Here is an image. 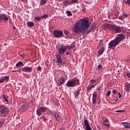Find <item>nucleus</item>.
<instances>
[{"label":"nucleus","mask_w":130,"mask_h":130,"mask_svg":"<svg viewBox=\"0 0 130 130\" xmlns=\"http://www.w3.org/2000/svg\"><path fill=\"white\" fill-rule=\"evenodd\" d=\"M90 28V22L88 19L83 18L79 20L78 22L76 23L72 27V32L77 34H85L86 31Z\"/></svg>","instance_id":"obj_1"},{"label":"nucleus","mask_w":130,"mask_h":130,"mask_svg":"<svg viewBox=\"0 0 130 130\" xmlns=\"http://www.w3.org/2000/svg\"><path fill=\"white\" fill-rule=\"evenodd\" d=\"M124 38H125V36H124V35L122 34L117 35L116 38L109 43V48L111 49L112 47H116V46L118 44V43H119V42L123 41Z\"/></svg>","instance_id":"obj_2"},{"label":"nucleus","mask_w":130,"mask_h":130,"mask_svg":"<svg viewBox=\"0 0 130 130\" xmlns=\"http://www.w3.org/2000/svg\"><path fill=\"white\" fill-rule=\"evenodd\" d=\"M9 112L10 110H9V109L6 106L3 105H0V113L3 116H8Z\"/></svg>","instance_id":"obj_3"},{"label":"nucleus","mask_w":130,"mask_h":130,"mask_svg":"<svg viewBox=\"0 0 130 130\" xmlns=\"http://www.w3.org/2000/svg\"><path fill=\"white\" fill-rule=\"evenodd\" d=\"M79 81L80 80L77 78L72 80H69L66 84V86H67V87H75L78 83V85L79 86V85H80Z\"/></svg>","instance_id":"obj_4"},{"label":"nucleus","mask_w":130,"mask_h":130,"mask_svg":"<svg viewBox=\"0 0 130 130\" xmlns=\"http://www.w3.org/2000/svg\"><path fill=\"white\" fill-rule=\"evenodd\" d=\"M111 30H113V31H115L117 33H121L123 32V26L120 27L115 24H112Z\"/></svg>","instance_id":"obj_5"},{"label":"nucleus","mask_w":130,"mask_h":130,"mask_svg":"<svg viewBox=\"0 0 130 130\" xmlns=\"http://www.w3.org/2000/svg\"><path fill=\"white\" fill-rule=\"evenodd\" d=\"M53 34L55 38H60L63 36V32L60 30H54L53 31Z\"/></svg>","instance_id":"obj_6"},{"label":"nucleus","mask_w":130,"mask_h":130,"mask_svg":"<svg viewBox=\"0 0 130 130\" xmlns=\"http://www.w3.org/2000/svg\"><path fill=\"white\" fill-rule=\"evenodd\" d=\"M46 111V108L44 107H41L37 110V114L38 116H41L43 113H44Z\"/></svg>","instance_id":"obj_7"},{"label":"nucleus","mask_w":130,"mask_h":130,"mask_svg":"<svg viewBox=\"0 0 130 130\" xmlns=\"http://www.w3.org/2000/svg\"><path fill=\"white\" fill-rule=\"evenodd\" d=\"M67 51V47L63 45H61V47L58 49V53L59 54H63Z\"/></svg>","instance_id":"obj_8"},{"label":"nucleus","mask_w":130,"mask_h":130,"mask_svg":"<svg viewBox=\"0 0 130 130\" xmlns=\"http://www.w3.org/2000/svg\"><path fill=\"white\" fill-rule=\"evenodd\" d=\"M84 125L85 127V130H92L91 128V126H90V124L89 123V121L87 119H85L84 121Z\"/></svg>","instance_id":"obj_9"},{"label":"nucleus","mask_w":130,"mask_h":130,"mask_svg":"<svg viewBox=\"0 0 130 130\" xmlns=\"http://www.w3.org/2000/svg\"><path fill=\"white\" fill-rule=\"evenodd\" d=\"M56 63H58V64H60L61 63H62V59H61V56H60V55L57 54L56 55Z\"/></svg>","instance_id":"obj_10"},{"label":"nucleus","mask_w":130,"mask_h":130,"mask_svg":"<svg viewBox=\"0 0 130 130\" xmlns=\"http://www.w3.org/2000/svg\"><path fill=\"white\" fill-rule=\"evenodd\" d=\"M64 82H66V78H64V77H60L58 80V86H61V85H63V84H64Z\"/></svg>","instance_id":"obj_11"},{"label":"nucleus","mask_w":130,"mask_h":130,"mask_svg":"<svg viewBox=\"0 0 130 130\" xmlns=\"http://www.w3.org/2000/svg\"><path fill=\"white\" fill-rule=\"evenodd\" d=\"M21 110L23 112H25L28 110V105L26 103L23 104L20 107Z\"/></svg>","instance_id":"obj_12"},{"label":"nucleus","mask_w":130,"mask_h":130,"mask_svg":"<svg viewBox=\"0 0 130 130\" xmlns=\"http://www.w3.org/2000/svg\"><path fill=\"white\" fill-rule=\"evenodd\" d=\"M23 72L26 73H31L32 72V67H25L22 69Z\"/></svg>","instance_id":"obj_13"},{"label":"nucleus","mask_w":130,"mask_h":130,"mask_svg":"<svg viewBox=\"0 0 130 130\" xmlns=\"http://www.w3.org/2000/svg\"><path fill=\"white\" fill-rule=\"evenodd\" d=\"M4 20L5 22L9 20V18L5 14H0V21Z\"/></svg>","instance_id":"obj_14"},{"label":"nucleus","mask_w":130,"mask_h":130,"mask_svg":"<svg viewBox=\"0 0 130 130\" xmlns=\"http://www.w3.org/2000/svg\"><path fill=\"white\" fill-rule=\"evenodd\" d=\"M130 84L128 82H125L124 84V90L126 92H129Z\"/></svg>","instance_id":"obj_15"},{"label":"nucleus","mask_w":130,"mask_h":130,"mask_svg":"<svg viewBox=\"0 0 130 130\" xmlns=\"http://www.w3.org/2000/svg\"><path fill=\"white\" fill-rule=\"evenodd\" d=\"M98 94H96V93L93 92L92 95V103L93 104H96V101L97 100V96Z\"/></svg>","instance_id":"obj_16"},{"label":"nucleus","mask_w":130,"mask_h":130,"mask_svg":"<svg viewBox=\"0 0 130 130\" xmlns=\"http://www.w3.org/2000/svg\"><path fill=\"white\" fill-rule=\"evenodd\" d=\"M111 26H112V24L106 23L103 25V27L104 29H110V30H111Z\"/></svg>","instance_id":"obj_17"},{"label":"nucleus","mask_w":130,"mask_h":130,"mask_svg":"<svg viewBox=\"0 0 130 130\" xmlns=\"http://www.w3.org/2000/svg\"><path fill=\"white\" fill-rule=\"evenodd\" d=\"M125 128H130V123L128 122H123L122 123Z\"/></svg>","instance_id":"obj_18"},{"label":"nucleus","mask_w":130,"mask_h":130,"mask_svg":"<svg viewBox=\"0 0 130 130\" xmlns=\"http://www.w3.org/2000/svg\"><path fill=\"white\" fill-rule=\"evenodd\" d=\"M105 49L104 47H102L101 49L98 51L99 55H102V54H103Z\"/></svg>","instance_id":"obj_19"},{"label":"nucleus","mask_w":130,"mask_h":130,"mask_svg":"<svg viewBox=\"0 0 130 130\" xmlns=\"http://www.w3.org/2000/svg\"><path fill=\"white\" fill-rule=\"evenodd\" d=\"M63 4L64 6H66V7L71 5V1L70 0H66L65 1L63 2Z\"/></svg>","instance_id":"obj_20"},{"label":"nucleus","mask_w":130,"mask_h":130,"mask_svg":"<svg viewBox=\"0 0 130 130\" xmlns=\"http://www.w3.org/2000/svg\"><path fill=\"white\" fill-rule=\"evenodd\" d=\"M103 41L102 40H101L99 43V45L98 46V49H100V48L103 47Z\"/></svg>","instance_id":"obj_21"},{"label":"nucleus","mask_w":130,"mask_h":130,"mask_svg":"<svg viewBox=\"0 0 130 130\" xmlns=\"http://www.w3.org/2000/svg\"><path fill=\"white\" fill-rule=\"evenodd\" d=\"M75 98L76 99H78L79 95H80V90H77L75 92H74Z\"/></svg>","instance_id":"obj_22"},{"label":"nucleus","mask_w":130,"mask_h":130,"mask_svg":"<svg viewBox=\"0 0 130 130\" xmlns=\"http://www.w3.org/2000/svg\"><path fill=\"white\" fill-rule=\"evenodd\" d=\"M3 98L5 102H9V96L8 95L3 94Z\"/></svg>","instance_id":"obj_23"},{"label":"nucleus","mask_w":130,"mask_h":130,"mask_svg":"<svg viewBox=\"0 0 130 130\" xmlns=\"http://www.w3.org/2000/svg\"><path fill=\"white\" fill-rule=\"evenodd\" d=\"M93 88H95V85H89L86 87V90L87 91H90V90H91V89H93Z\"/></svg>","instance_id":"obj_24"},{"label":"nucleus","mask_w":130,"mask_h":130,"mask_svg":"<svg viewBox=\"0 0 130 130\" xmlns=\"http://www.w3.org/2000/svg\"><path fill=\"white\" fill-rule=\"evenodd\" d=\"M28 27H33L34 26V22L32 21H29L27 23Z\"/></svg>","instance_id":"obj_25"},{"label":"nucleus","mask_w":130,"mask_h":130,"mask_svg":"<svg viewBox=\"0 0 130 130\" xmlns=\"http://www.w3.org/2000/svg\"><path fill=\"white\" fill-rule=\"evenodd\" d=\"M16 67H24V63H23V62L19 61L17 64Z\"/></svg>","instance_id":"obj_26"},{"label":"nucleus","mask_w":130,"mask_h":130,"mask_svg":"<svg viewBox=\"0 0 130 130\" xmlns=\"http://www.w3.org/2000/svg\"><path fill=\"white\" fill-rule=\"evenodd\" d=\"M54 116L57 121H60V116L58 114H56Z\"/></svg>","instance_id":"obj_27"},{"label":"nucleus","mask_w":130,"mask_h":130,"mask_svg":"<svg viewBox=\"0 0 130 130\" xmlns=\"http://www.w3.org/2000/svg\"><path fill=\"white\" fill-rule=\"evenodd\" d=\"M47 3V1L46 0H41L40 5V6H43V5H45Z\"/></svg>","instance_id":"obj_28"},{"label":"nucleus","mask_w":130,"mask_h":130,"mask_svg":"<svg viewBox=\"0 0 130 130\" xmlns=\"http://www.w3.org/2000/svg\"><path fill=\"white\" fill-rule=\"evenodd\" d=\"M3 78V80L4 81H6V82H8V81L10 80V76H6Z\"/></svg>","instance_id":"obj_29"},{"label":"nucleus","mask_w":130,"mask_h":130,"mask_svg":"<svg viewBox=\"0 0 130 130\" xmlns=\"http://www.w3.org/2000/svg\"><path fill=\"white\" fill-rule=\"evenodd\" d=\"M66 14H67V16H68V17H72V16H73V14L72 13V12L70 11H67Z\"/></svg>","instance_id":"obj_30"},{"label":"nucleus","mask_w":130,"mask_h":130,"mask_svg":"<svg viewBox=\"0 0 130 130\" xmlns=\"http://www.w3.org/2000/svg\"><path fill=\"white\" fill-rule=\"evenodd\" d=\"M90 28L92 29L93 30L96 29V24L95 23H93L90 26Z\"/></svg>","instance_id":"obj_31"},{"label":"nucleus","mask_w":130,"mask_h":130,"mask_svg":"<svg viewBox=\"0 0 130 130\" xmlns=\"http://www.w3.org/2000/svg\"><path fill=\"white\" fill-rule=\"evenodd\" d=\"M49 112H50V113H51L53 116H54L56 114H57V112L51 110H49Z\"/></svg>","instance_id":"obj_32"},{"label":"nucleus","mask_w":130,"mask_h":130,"mask_svg":"<svg viewBox=\"0 0 130 130\" xmlns=\"http://www.w3.org/2000/svg\"><path fill=\"white\" fill-rule=\"evenodd\" d=\"M40 118H41L42 120H43V121H44V122H47V121H48V119L43 116L41 117Z\"/></svg>","instance_id":"obj_33"},{"label":"nucleus","mask_w":130,"mask_h":130,"mask_svg":"<svg viewBox=\"0 0 130 130\" xmlns=\"http://www.w3.org/2000/svg\"><path fill=\"white\" fill-rule=\"evenodd\" d=\"M49 15L48 14H44L41 16L42 19H46V18H48Z\"/></svg>","instance_id":"obj_34"},{"label":"nucleus","mask_w":130,"mask_h":130,"mask_svg":"<svg viewBox=\"0 0 130 130\" xmlns=\"http://www.w3.org/2000/svg\"><path fill=\"white\" fill-rule=\"evenodd\" d=\"M35 19L36 21H41V19H42L41 18V16H36L35 17Z\"/></svg>","instance_id":"obj_35"},{"label":"nucleus","mask_w":130,"mask_h":130,"mask_svg":"<svg viewBox=\"0 0 130 130\" xmlns=\"http://www.w3.org/2000/svg\"><path fill=\"white\" fill-rule=\"evenodd\" d=\"M90 83L91 85H93L94 83H96V80L95 79H91L90 80Z\"/></svg>","instance_id":"obj_36"},{"label":"nucleus","mask_w":130,"mask_h":130,"mask_svg":"<svg viewBox=\"0 0 130 130\" xmlns=\"http://www.w3.org/2000/svg\"><path fill=\"white\" fill-rule=\"evenodd\" d=\"M92 31H93V29L90 28H90L88 30L87 29L86 31V34H88V33H90V32H92Z\"/></svg>","instance_id":"obj_37"},{"label":"nucleus","mask_w":130,"mask_h":130,"mask_svg":"<svg viewBox=\"0 0 130 130\" xmlns=\"http://www.w3.org/2000/svg\"><path fill=\"white\" fill-rule=\"evenodd\" d=\"M71 48H72V49L76 47V43L74 42L71 45Z\"/></svg>","instance_id":"obj_38"},{"label":"nucleus","mask_w":130,"mask_h":130,"mask_svg":"<svg viewBox=\"0 0 130 130\" xmlns=\"http://www.w3.org/2000/svg\"><path fill=\"white\" fill-rule=\"evenodd\" d=\"M123 3H124L126 5H129L130 6V0H127V1L125 2V1H123Z\"/></svg>","instance_id":"obj_39"},{"label":"nucleus","mask_w":130,"mask_h":130,"mask_svg":"<svg viewBox=\"0 0 130 130\" xmlns=\"http://www.w3.org/2000/svg\"><path fill=\"white\" fill-rule=\"evenodd\" d=\"M65 47H66L67 51H68V49H73L71 46H65Z\"/></svg>","instance_id":"obj_40"},{"label":"nucleus","mask_w":130,"mask_h":130,"mask_svg":"<svg viewBox=\"0 0 130 130\" xmlns=\"http://www.w3.org/2000/svg\"><path fill=\"white\" fill-rule=\"evenodd\" d=\"M78 2V0H71L70 2L71 5H72V4H75V3H77Z\"/></svg>","instance_id":"obj_41"},{"label":"nucleus","mask_w":130,"mask_h":130,"mask_svg":"<svg viewBox=\"0 0 130 130\" xmlns=\"http://www.w3.org/2000/svg\"><path fill=\"white\" fill-rule=\"evenodd\" d=\"M102 69V64H99L98 66V71H100V70H101Z\"/></svg>","instance_id":"obj_42"},{"label":"nucleus","mask_w":130,"mask_h":130,"mask_svg":"<svg viewBox=\"0 0 130 130\" xmlns=\"http://www.w3.org/2000/svg\"><path fill=\"white\" fill-rule=\"evenodd\" d=\"M119 20H121V21H123L124 20V17L121 16L119 17Z\"/></svg>","instance_id":"obj_43"},{"label":"nucleus","mask_w":130,"mask_h":130,"mask_svg":"<svg viewBox=\"0 0 130 130\" xmlns=\"http://www.w3.org/2000/svg\"><path fill=\"white\" fill-rule=\"evenodd\" d=\"M112 93H113L114 95H115L117 93V90L114 89L112 91Z\"/></svg>","instance_id":"obj_44"},{"label":"nucleus","mask_w":130,"mask_h":130,"mask_svg":"<svg viewBox=\"0 0 130 130\" xmlns=\"http://www.w3.org/2000/svg\"><path fill=\"white\" fill-rule=\"evenodd\" d=\"M110 94H111V91L108 90L107 92V95L109 96H110Z\"/></svg>","instance_id":"obj_45"},{"label":"nucleus","mask_w":130,"mask_h":130,"mask_svg":"<svg viewBox=\"0 0 130 130\" xmlns=\"http://www.w3.org/2000/svg\"><path fill=\"white\" fill-rule=\"evenodd\" d=\"M103 124H104V125H105L107 127H109V124H108V123L106 124L105 123H103Z\"/></svg>","instance_id":"obj_46"},{"label":"nucleus","mask_w":130,"mask_h":130,"mask_svg":"<svg viewBox=\"0 0 130 130\" xmlns=\"http://www.w3.org/2000/svg\"><path fill=\"white\" fill-rule=\"evenodd\" d=\"M124 111H125V110H117L115 111V112H124Z\"/></svg>","instance_id":"obj_47"},{"label":"nucleus","mask_w":130,"mask_h":130,"mask_svg":"<svg viewBox=\"0 0 130 130\" xmlns=\"http://www.w3.org/2000/svg\"><path fill=\"white\" fill-rule=\"evenodd\" d=\"M118 12H115V18H117V17H118Z\"/></svg>","instance_id":"obj_48"},{"label":"nucleus","mask_w":130,"mask_h":130,"mask_svg":"<svg viewBox=\"0 0 130 130\" xmlns=\"http://www.w3.org/2000/svg\"><path fill=\"white\" fill-rule=\"evenodd\" d=\"M64 34H65V35H69V31L64 30Z\"/></svg>","instance_id":"obj_49"},{"label":"nucleus","mask_w":130,"mask_h":130,"mask_svg":"<svg viewBox=\"0 0 130 130\" xmlns=\"http://www.w3.org/2000/svg\"><path fill=\"white\" fill-rule=\"evenodd\" d=\"M105 122H109V120H108V119H106L103 122V123H105Z\"/></svg>","instance_id":"obj_50"},{"label":"nucleus","mask_w":130,"mask_h":130,"mask_svg":"<svg viewBox=\"0 0 130 130\" xmlns=\"http://www.w3.org/2000/svg\"><path fill=\"white\" fill-rule=\"evenodd\" d=\"M97 88L98 91H100V90H101V86H99L97 87Z\"/></svg>","instance_id":"obj_51"},{"label":"nucleus","mask_w":130,"mask_h":130,"mask_svg":"<svg viewBox=\"0 0 130 130\" xmlns=\"http://www.w3.org/2000/svg\"><path fill=\"white\" fill-rule=\"evenodd\" d=\"M4 78H1L0 79V84L2 83H4Z\"/></svg>","instance_id":"obj_52"},{"label":"nucleus","mask_w":130,"mask_h":130,"mask_svg":"<svg viewBox=\"0 0 130 130\" xmlns=\"http://www.w3.org/2000/svg\"><path fill=\"white\" fill-rule=\"evenodd\" d=\"M117 95H119V99L121 98V94H120V92H118L117 93Z\"/></svg>","instance_id":"obj_53"},{"label":"nucleus","mask_w":130,"mask_h":130,"mask_svg":"<svg viewBox=\"0 0 130 130\" xmlns=\"http://www.w3.org/2000/svg\"><path fill=\"white\" fill-rule=\"evenodd\" d=\"M122 15L123 16L124 18V17H128V15L126 14L125 13H122Z\"/></svg>","instance_id":"obj_54"},{"label":"nucleus","mask_w":130,"mask_h":130,"mask_svg":"<svg viewBox=\"0 0 130 130\" xmlns=\"http://www.w3.org/2000/svg\"><path fill=\"white\" fill-rule=\"evenodd\" d=\"M37 71H41V67L39 66L38 67Z\"/></svg>","instance_id":"obj_55"},{"label":"nucleus","mask_w":130,"mask_h":130,"mask_svg":"<svg viewBox=\"0 0 130 130\" xmlns=\"http://www.w3.org/2000/svg\"><path fill=\"white\" fill-rule=\"evenodd\" d=\"M127 77H128V78H130V73H127Z\"/></svg>","instance_id":"obj_56"},{"label":"nucleus","mask_w":130,"mask_h":130,"mask_svg":"<svg viewBox=\"0 0 130 130\" xmlns=\"http://www.w3.org/2000/svg\"><path fill=\"white\" fill-rule=\"evenodd\" d=\"M66 54H67V55H70V52H66Z\"/></svg>","instance_id":"obj_57"},{"label":"nucleus","mask_w":130,"mask_h":130,"mask_svg":"<svg viewBox=\"0 0 130 130\" xmlns=\"http://www.w3.org/2000/svg\"><path fill=\"white\" fill-rule=\"evenodd\" d=\"M100 102H101V100H100V99H99V104H100Z\"/></svg>","instance_id":"obj_58"},{"label":"nucleus","mask_w":130,"mask_h":130,"mask_svg":"<svg viewBox=\"0 0 130 130\" xmlns=\"http://www.w3.org/2000/svg\"><path fill=\"white\" fill-rule=\"evenodd\" d=\"M118 100V99H116V100L115 101V102H117Z\"/></svg>","instance_id":"obj_59"},{"label":"nucleus","mask_w":130,"mask_h":130,"mask_svg":"<svg viewBox=\"0 0 130 130\" xmlns=\"http://www.w3.org/2000/svg\"><path fill=\"white\" fill-rule=\"evenodd\" d=\"M82 11H83V12H85V9H83L82 10Z\"/></svg>","instance_id":"obj_60"},{"label":"nucleus","mask_w":130,"mask_h":130,"mask_svg":"<svg viewBox=\"0 0 130 130\" xmlns=\"http://www.w3.org/2000/svg\"><path fill=\"white\" fill-rule=\"evenodd\" d=\"M13 28H14V29H16V27H13Z\"/></svg>","instance_id":"obj_61"},{"label":"nucleus","mask_w":130,"mask_h":130,"mask_svg":"<svg viewBox=\"0 0 130 130\" xmlns=\"http://www.w3.org/2000/svg\"><path fill=\"white\" fill-rule=\"evenodd\" d=\"M104 2H105L106 0H103Z\"/></svg>","instance_id":"obj_62"},{"label":"nucleus","mask_w":130,"mask_h":130,"mask_svg":"<svg viewBox=\"0 0 130 130\" xmlns=\"http://www.w3.org/2000/svg\"><path fill=\"white\" fill-rule=\"evenodd\" d=\"M56 49H58V48H57V47H56Z\"/></svg>","instance_id":"obj_63"},{"label":"nucleus","mask_w":130,"mask_h":130,"mask_svg":"<svg viewBox=\"0 0 130 130\" xmlns=\"http://www.w3.org/2000/svg\"><path fill=\"white\" fill-rule=\"evenodd\" d=\"M13 72H16V71H13Z\"/></svg>","instance_id":"obj_64"}]
</instances>
